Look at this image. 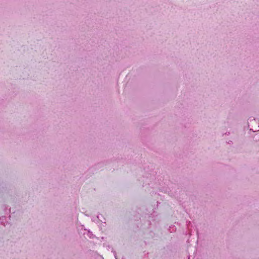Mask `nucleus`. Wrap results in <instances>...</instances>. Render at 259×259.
<instances>
[{"label": "nucleus", "mask_w": 259, "mask_h": 259, "mask_svg": "<svg viewBox=\"0 0 259 259\" xmlns=\"http://www.w3.org/2000/svg\"><path fill=\"white\" fill-rule=\"evenodd\" d=\"M254 123H256V121L254 119L250 120L249 122V126H251L250 130H252L254 132L259 131V126H258L257 127L253 128L252 124Z\"/></svg>", "instance_id": "obj_1"}]
</instances>
